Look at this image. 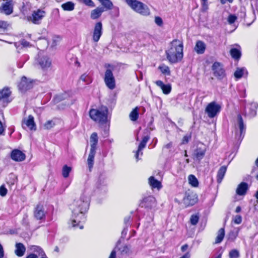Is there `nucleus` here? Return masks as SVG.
<instances>
[{
  "mask_svg": "<svg viewBox=\"0 0 258 258\" xmlns=\"http://www.w3.org/2000/svg\"><path fill=\"white\" fill-rule=\"evenodd\" d=\"M89 205L90 198L84 193L79 199L75 201L71 205L72 215L70 224L72 227H79L80 229L83 228V226L80 223L86 220L85 215L89 209Z\"/></svg>",
  "mask_w": 258,
  "mask_h": 258,
  "instance_id": "nucleus-1",
  "label": "nucleus"
},
{
  "mask_svg": "<svg viewBox=\"0 0 258 258\" xmlns=\"http://www.w3.org/2000/svg\"><path fill=\"white\" fill-rule=\"evenodd\" d=\"M183 42L178 39L173 40L165 51L167 60L171 63L181 61L183 56Z\"/></svg>",
  "mask_w": 258,
  "mask_h": 258,
  "instance_id": "nucleus-2",
  "label": "nucleus"
},
{
  "mask_svg": "<svg viewBox=\"0 0 258 258\" xmlns=\"http://www.w3.org/2000/svg\"><path fill=\"white\" fill-rule=\"evenodd\" d=\"M108 109L106 107H102L99 109H92L90 110V117L95 121L99 123H105L107 119Z\"/></svg>",
  "mask_w": 258,
  "mask_h": 258,
  "instance_id": "nucleus-3",
  "label": "nucleus"
},
{
  "mask_svg": "<svg viewBox=\"0 0 258 258\" xmlns=\"http://www.w3.org/2000/svg\"><path fill=\"white\" fill-rule=\"evenodd\" d=\"M127 5L136 12L145 16L150 14L148 7L138 0H125Z\"/></svg>",
  "mask_w": 258,
  "mask_h": 258,
  "instance_id": "nucleus-4",
  "label": "nucleus"
},
{
  "mask_svg": "<svg viewBox=\"0 0 258 258\" xmlns=\"http://www.w3.org/2000/svg\"><path fill=\"white\" fill-rule=\"evenodd\" d=\"M104 81L106 86L110 90L115 88V80L113 76L112 70L107 69L104 74Z\"/></svg>",
  "mask_w": 258,
  "mask_h": 258,
  "instance_id": "nucleus-5",
  "label": "nucleus"
},
{
  "mask_svg": "<svg viewBox=\"0 0 258 258\" xmlns=\"http://www.w3.org/2000/svg\"><path fill=\"white\" fill-rule=\"evenodd\" d=\"M213 74L219 80H222L226 76L225 70L222 64L218 62H215L212 67Z\"/></svg>",
  "mask_w": 258,
  "mask_h": 258,
  "instance_id": "nucleus-6",
  "label": "nucleus"
},
{
  "mask_svg": "<svg viewBox=\"0 0 258 258\" xmlns=\"http://www.w3.org/2000/svg\"><path fill=\"white\" fill-rule=\"evenodd\" d=\"M36 63L42 70L46 71L50 68L51 60L47 56L39 55Z\"/></svg>",
  "mask_w": 258,
  "mask_h": 258,
  "instance_id": "nucleus-7",
  "label": "nucleus"
},
{
  "mask_svg": "<svg viewBox=\"0 0 258 258\" xmlns=\"http://www.w3.org/2000/svg\"><path fill=\"white\" fill-rule=\"evenodd\" d=\"M221 106L215 102L209 103L206 108V112L210 118L215 117L220 111Z\"/></svg>",
  "mask_w": 258,
  "mask_h": 258,
  "instance_id": "nucleus-8",
  "label": "nucleus"
},
{
  "mask_svg": "<svg viewBox=\"0 0 258 258\" xmlns=\"http://www.w3.org/2000/svg\"><path fill=\"white\" fill-rule=\"evenodd\" d=\"M5 2L0 6V13L10 15L13 13L14 4L12 0H4Z\"/></svg>",
  "mask_w": 258,
  "mask_h": 258,
  "instance_id": "nucleus-9",
  "label": "nucleus"
},
{
  "mask_svg": "<svg viewBox=\"0 0 258 258\" xmlns=\"http://www.w3.org/2000/svg\"><path fill=\"white\" fill-rule=\"evenodd\" d=\"M30 250L34 253L29 254L26 258H48L41 247L33 245Z\"/></svg>",
  "mask_w": 258,
  "mask_h": 258,
  "instance_id": "nucleus-10",
  "label": "nucleus"
},
{
  "mask_svg": "<svg viewBox=\"0 0 258 258\" xmlns=\"http://www.w3.org/2000/svg\"><path fill=\"white\" fill-rule=\"evenodd\" d=\"M141 204L142 207L150 210L154 209L157 205L156 199L153 196L144 198Z\"/></svg>",
  "mask_w": 258,
  "mask_h": 258,
  "instance_id": "nucleus-11",
  "label": "nucleus"
},
{
  "mask_svg": "<svg viewBox=\"0 0 258 258\" xmlns=\"http://www.w3.org/2000/svg\"><path fill=\"white\" fill-rule=\"evenodd\" d=\"M102 34V24L101 22L96 23L93 33L92 39L94 42H97Z\"/></svg>",
  "mask_w": 258,
  "mask_h": 258,
  "instance_id": "nucleus-12",
  "label": "nucleus"
},
{
  "mask_svg": "<svg viewBox=\"0 0 258 258\" xmlns=\"http://www.w3.org/2000/svg\"><path fill=\"white\" fill-rule=\"evenodd\" d=\"M258 104L256 102H252L246 105L245 108V115H248L250 117L255 116L256 114V109Z\"/></svg>",
  "mask_w": 258,
  "mask_h": 258,
  "instance_id": "nucleus-13",
  "label": "nucleus"
},
{
  "mask_svg": "<svg viewBox=\"0 0 258 258\" xmlns=\"http://www.w3.org/2000/svg\"><path fill=\"white\" fill-rule=\"evenodd\" d=\"M32 87V82L25 77H23L18 85L19 89L22 92H25Z\"/></svg>",
  "mask_w": 258,
  "mask_h": 258,
  "instance_id": "nucleus-14",
  "label": "nucleus"
},
{
  "mask_svg": "<svg viewBox=\"0 0 258 258\" xmlns=\"http://www.w3.org/2000/svg\"><path fill=\"white\" fill-rule=\"evenodd\" d=\"M45 15V12L44 11L38 10L33 12L32 16L30 17V20L34 24H38L44 17Z\"/></svg>",
  "mask_w": 258,
  "mask_h": 258,
  "instance_id": "nucleus-15",
  "label": "nucleus"
},
{
  "mask_svg": "<svg viewBox=\"0 0 258 258\" xmlns=\"http://www.w3.org/2000/svg\"><path fill=\"white\" fill-rule=\"evenodd\" d=\"M34 215L37 220H42L45 217V212L43 206L41 205H37L34 211Z\"/></svg>",
  "mask_w": 258,
  "mask_h": 258,
  "instance_id": "nucleus-16",
  "label": "nucleus"
},
{
  "mask_svg": "<svg viewBox=\"0 0 258 258\" xmlns=\"http://www.w3.org/2000/svg\"><path fill=\"white\" fill-rule=\"evenodd\" d=\"M150 139L149 136H146L143 137L142 140L141 141V143H140L138 150L136 151V154H135V157L137 161H138L140 159L139 158V155H141V156L143 155L142 150L145 148V147L146 146V144L148 142V141Z\"/></svg>",
  "mask_w": 258,
  "mask_h": 258,
  "instance_id": "nucleus-17",
  "label": "nucleus"
},
{
  "mask_svg": "<svg viewBox=\"0 0 258 258\" xmlns=\"http://www.w3.org/2000/svg\"><path fill=\"white\" fill-rule=\"evenodd\" d=\"M24 125H26L31 131H36V126L34 122V117L30 115L27 118H25L23 120L22 126L24 128Z\"/></svg>",
  "mask_w": 258,
  "mask_h": 258,
  "instance_id": "nucleus-18",
  "label": "nucleus"
},
{
  "mask_svg": "<svg viewBox=\"0 0 258 258\" xmlns=\"http://www.w3.org/2000/svg\"><path fill=\"white\" fill-rule=\"evenodd\" d=\"M11 157L13 160L18 162L24 160L26 157L25 154L18 149L12 151Z\"/></svg>",
  "mask_w": 258,
  "mask_h": 258,
  "instance_id": "nucleus-19",
  "label": "nucleus"
},
{
  "mask_svg": "<svg viewBox=\"0 0 258 258\" xmlns=\"http://www.w3.org/2000/svg\"><path fill=\"white\" fill-rule=\"evenodd\" d=\"M206 48V44L202 41L198 40L196 42L194 49L198 54H202L205 52Z\"/></svg>",
  "mask_w": 258,
  "mask_h": 258,
  "instance_id": "nucleus-20",
  "label": "nucleus"
},
{
  "mask_svg": "<svg viewBox=\"0 0 258 258\" xmlns=\"http://www.w3.org/2000/svg\"><path fill=\"white\" fill-rule=\"evenodd\" d=\"M248 188V184L242 182L238 185L236 191V194L239 196H244L246 194Z\"/></svg>",
  "mask_w": 258,
  "mask_h": 258,
  "instance_id": "nucleus-21",
  "label": "nucleus"
},
{
  "mask_svg": "<svg viewBox=\"0 0 258 258\" xmlns=\"http://www.w3.org/2000/svg\"><path fill=\"white\" fill-rule=\"evenodd\" d=\"M155 84L162 89L164 94H168L171 92V86L170 84H164L163 82L160 80L156 81Z\"/></svg>",
  "mask_w": 258,
  "mask_h": 258,
  "instance_id": "nucleus-22",
  "label": "nucleus"
},
{
  "mask_svg": "<svg viewBox=\"0 0 258 258\" xmlns=\"http://www.w3.org/2000/svg\"><path fill=\"white\" fill-rule=\"evenodd\" d=\"M105 10L103 8L98 7L91 11L90 17L93 20L99 18Z\"/></svg>",
  "mask_w": 258,
  "mask_h": 258,
  "instance_id": "nucleus-23",
  "label": "nucleus"
},
{
  "mask_svg": "<svg viewBox=\"0 0 258 258\" xmlns=\"http://www.w3.org/2000/svg\"><path fill=\"white\" fill-rule=\"evenodd\" d=\"M11 91L8 88H5L0 91V101L8 103Z\"/></svg>",
  "mask_w": 258,
  "mask_h": 258,
  "instance_id": "nucleus-24",
  "label": "nucleus"
},
{
  "mask_svg": "<svg viewBox=\"0 0 258 258\" xmlns=\"http://www.w3.org/2000/svg\"><path fill=\"white\" fill-rule=\"evenodd\" d=\"M26 248L22 243H18L16 244L15 253L18 256H23L25 252Z\"/></svg>",
  "mask_w": 258,
  "mask_h": 258,
  "instance_id": "nucleus-25",
  "label": "nucleus"
},
{
  "mask_svg": "<svg viewBox=\"0 0 258 258\" xmlns=\"http://www.w3.org/2000/svg\"><path fill=\"white\" fill-rule=\"evenodd\" d=\"M149 183L153 188L160 189L162 187L161 183L156 179L154 176H151L149 178Z\"/></svg>",
  "mask_w": 258,
  "mask_h": 258,
  "instance_id": "nucleus-26",
  "label": "nucleus"
},
{
  "mask_svg": "<svg viewBox=\"0 0 258 258\" xmlns=\"http://www.w3.org/2000/svg\"><path fill=\"white\" fill-rule=\"evenodd\" d=\"M237 126L239 130V138L241 137L243 133L245 132V126L243 121V119L240 114L237 116Z\"/></svg>",
  "mask_w": 258,
  "mask_h": 258,
  "instance_id": "nucleus-27",
  "label": "nucleus"
},
{
  "mask_svg": "<svg viewBox=\"0 0 258 258\" xmlns=\"http://www.w3.org/2000/svg\"><path fill=\"white\" fill-rule=\"evenodd\" d=\"M96 154V151L90 150V153L87 159V164L89 169V171H91L94 164V159L95 155Z\"/></svg>",
  "mask_w": 258,
  "mask_h": 258,
  "instance_id": "nucleus-28",
  "label": "nucleus"
},
{
  "mask_svg": "<svg viewBox=\"0 0 258 258\" xmlns=\"http://www.w3.org/2000/svg\"><path fill=\"white\" fill-rule=\"evenodd\" d=\"M91 148L90 150L96 151L98 143V136L96 133H93L90 137Z\"/></svg>",
  "mask_w": 258,
  "mask_h": 258,
  "instance_id": "nucleus-29",
  "label": "nucleus"
},
{
  "mask_svg": "<svg viewBox=\"0 0 258 258\" xmlns=\"http://www.w3.org/2000/svg\"><path fill=\"white\" fill-rule=\"evenodd\" d=\"M226 170H227V167L225 166H223L221 167L220 168V169H219L218 173H217V182L218 183H220L221 182L223 178L224 177Z\"/></svg>",
  "mask_w": 258,
  "mask_h": 258,
  "instance_id": "nucleus-30",
  "label": "nucleus"
},
{
  "mask_svg": "<svg viewBox=\"0 0 258 258\" xmlns=\"http://www.w3.org/2000/svg\"><path fill=\"white\" fill-rule=\"evenodd\" d=\"M206 150L205 149L198 148L194 153V156L196 159L199 161L202 159L205 155Z\"/></svg>",
  "mask_w": 258,
  "mask_h": 258,
  "instance_id": "nucleus-31",
  "label": "nucleus"
},
{
  "mask_svg": "<svg viewBox=\"0 0 258 258\" xmlns=\"http://www.w3.org/2000/svg\"><path fill=\"white\" fill-rule=\"evenodd\" d=\"M99 3L103 6L105 10H110L112 9L113 5L110 0H98Z\"/></svg>",
  "mask_w": 258,
  "mask_h": 258,
  "instance_id": "nucleus-32",
  "label": "nucleus"
},
{
  "mask_svg": "<svg viewBox=\"0 0 258 258\" xmlns=\"http://www.w3.org/2000/svg\"><path fill=\"white\" fill-rule=\"evenodd\" d=\"M225 236V230L224 228H220L217 232V235L215 239V243H220L223 240Z\"/></svg>",
  "mask_w": 258,
  "mask_h": 258,
  "instance_id": "nucleus-33",
  "label": "nucleus"
},
{
  "mask_svg": "<svg viewBox=\"0 0 258 258\" xmlns=\"http://www.w3.org/2000/svg\"><path fill=\"white\" fill-rule=\"evenodd\" d=\"M230 53L232 57L236 60H238L241 55L240 50L235 48H231L230 51Z\"/></svg>",
  "mask_w": 258,
  "mask_h": 258,
  "instance_id": "nucleus-34",
  "label": "nucleus"
},
{
  "mask_svg": "<svg viewBox=\"0 0 258 258\" xmlns=\"http://www.w3.org/2000/svg\"><path fill=\"white\" fill-rule=\"evenodd\" d=\"M64 11H72L75 9V4L72 2H68L61 6Z\"/></svg>",
  "mask_w": 258,
  "mask_h": 258,
  "instance_id": "nucleus-35",
  "label": "nucleus"
},
{
  "mask_svg": "<svg viewBox=\"0 0 258 258\" xmlns=\"http://www.w3.org/2000/svg\"><path fill=\"white\" fill-rule=\"evenodd\" d=\"M188 180L189 184L193 187H197L199 185V181L196 177L190 174L188 177Z\"/></svg>",
  "mask_w": 258,
  "mask_h": 258,
  "instance_id": "nucleus-36",
  "label": "nucleus"
},
{
  "mask_svg": "<svg viewBox=\"0 0 258 258\" xmlns=\"http://www.w3.org/2000/svg\"><path fill=\"white\" fill-rule=\"evenodd\" d=\"M245 73L247 74V71L244 68H237L234 73V77L237 79H240Z\"/></svg>",
  "mask_w": 258,
  "mask_h": 258,
  "instance_id": "nucleus-37",
  "label": "nucleus"
},
{
  "mask_svg": "<svg viewBox=\"0 0 258 258\" xmlns=\"http://www.w3.org/2000/svg\"><path fill=\"white\" fill-rule=\"evenodd\" d=\"M130 118L132 121H136L139 117V111L138 108L136 107L130 113Z\"/></svg>",
  "mask_w": 258,
  "mask_h": 258,
  "instance_id": "nucleus-38",
  "label": "nucleus"
},
{
  "mask_svg": "<svg viewBox=\"0 0 258 258\" xmlns=\"http://www.w3.org/2000/svg\"><path fill=\"white\" fill-rule=\"evenodd\" d=\"M158 69L161 71L162 74L166 75H170V71L169 68L165 65L162 64L158 67Z\"/></svg>",
  "mask_w": 258,
  "mask_h": 258,
  "instance_id": "nucleus-39",
  "label": "nucleus"
},
{
  "mask_svg": "<svg viewBox=\"0 0 258 258\" xmlns=\"http://www.w3.org/2000/svg\"><path fill=\"white\" fill-rule=\"evenodd\" d=\"M55 125V122L53 120H47L43 125L44 128L45 130H50Z\"/></svg>",
  "mask_w": 258,
  "mask_h": 258,
  "instance_id": "nucleus-40",
  "label": "nucleus"
},
{
  "mask_svg": "<svg viewBox=\"0 0 258 258\" xmlns=\"http://www.w3.org/2000/svg\"><path fill=\"white\" fill-rule=\"evenodd\" d=\"M72 169L67 165H64L62 168V174L64 178H67L71 171Z\"/></svg>",
  "mask_w": 258,
  "mask_h": 258,
  "instance_id": "nucleus-41",
  "label": "nucleus"
},
{
  "mask_svg": "<svg viewBox=\"0 0 258 258\" xmlns=\"http://www.w3.org/2000/svg\"><path fill=\"white\" fill-rule=\"evenodd\" d=\"M80 80L85 82L87 84H89L92 82V80L87 74L85 73L80 77Z\"/></svg>",
  "mask_w": 258,
  "mask_h": 258,
  "instance_id": "nucleus-42",
  "label": "nucleus"
},
{
  "mask_svg": "<svg viewBox=\"0 0 258 258\" xmlns=\"http://www.w3.org/2000/svg\"><path fill=\"white\" fill-rule=\"evenodd\" d=\"M68 97V94L64 93L63 94H59L56 96L55 97V101H60L62 100L66 99Z\"/></svg>",
  "mask_w": 258,
  "mask_h": 258,
  "instance_id": "nucleus-43",
  "label": "nucleus"
},
{
  "mask_svg": "<svg viewBox=\"0 0 258 258\" xmlns=\"http://www.w3.org/2000/svg\"><path fill=\"white\" fill-rule=\"evenodd\" d=\"M199 217L197 215H191L190 218V221L192 225H196L199 221Z\"/></svg>",
  "mask_w": 258,
  "mask_h": 258,
  "instance_id": "nucleus-44",
  "label": "nucleus"
},
{
  "mask_svg": "<svg viewBox=\"0 0 258 258\" xmlns=\"http://www.w3.org/2000/svg\"><path fill=\"white\" fill-rule=\"evenodd\" d=\"M80 2L84 3L85 5L90 7H94L95 6L94 3L92 0H79Z\"/></svg>",
  "mask_w": 258,
  "mask_h": 258,
  "instance_id": "nucleus-45",
  "label": "nucleus"
},
{
  "mask_svg": "<svg viewBox=\"0 0 258 258\" xmlns=\"http://www.w3.org/2000/svg\"><path fill=\"white\" fill-rule=\"evenodd\" d=\"M229 255L230 258H237L239 256V252L236 249L230 251Z\"/></svg>",
  "mask_w": 258,
  "mask_h": 258,
  "instance_id": "nucleus-46",
  "label": "nucleus"
},
{
  "mask_svg": "<svg viewBox=\"0 0 258 258\" xmlns=\"http://www.w3.org/2000/svg\"><path fill=\"white\" fill-rule=\"evenodd\" d=\"M237 19V17L234 15H230L228 17L227 21L230 24H233Z\"/></svg>",
  "mask_w": 258,
  "mask_h": 258,
  "instance_id": "nucleus-47",
  "label": "nucleus"
},
{
  "mask_svg": "<svg viewBox=\"0 0 258 258\" xmlns=\"http://www.w3.org/2000/svg\"><path fill=\"white\" fill-rule=\"evenodd\" d=\"M7 189L4 185H2L0 187V195L2 197L5 196L7 194Z\"/></svg>",
  "mask_w": 258,
  "mask_h": 258,
  "instance_id": "nucleus-48",
  "label": "nucleus"
},
{
  "mask_svg": "<svg viewBox=\"0 0 258 258\" xmlns=\"http://www.w3.org/2000/svg\"><path fill=\"white\" fill-rule=\"evenodd\" d=\"M189 200H190V196H189V195H187L183 198L184 202L186 204L192 205L196 203V201L194 200H192V201H190V202H189V203H187L186 201Z\"/></svg>",
  "mask_w": 258,
  "mask_h": 258,
  "instance_id": "nucleus-49",
  "label": "nucleus"
},
{
  "mask_svg": "<svg viewBox=\"0 0 258 258\" xmlns=\"http://www.w3.org/2000/svg\"><path fill=\"white\" fill-rule=\"evenodd\" d=\"M208 9V4L207 1H203L202 6V11L203 12H206Z\"/></svg>",
  "mask_w": 258,
  "mask_h": 258,
  "instance_id": "nucleus-50",
  "label": "nucleus"
},
{
  "mask_svg": "<svg viewBox=\"0 0 258 258\" xmlns=\"http://www.w3.org/2000/svg\"><path fill=\"white\" fill-rule=\"evenodd\" d=\"M20 42V44L24 47H30L31 46L30 43L29 42L27 41L26 40H25L24 39L21 40Z\"/></svg>",
  "mask_w": 258,
  "mask_h": 258,
  "instance_id": "nucleus-51",
  "label": "nucleus"
},
{
  "mask_svg": "<svg viewBox=\"0 0 258 258\" xmlns=\"http://www.w3.org/2000/svg\"><path fill=\"white\" fill-rule=\"evenodd\" d=\"M233 221L235 224H239L242 221V218L240 215H236L234 217Z\"/></svg>",
  "mask_w": 258,
  "mask_h": 258,
  "instance_id": "nucleus-52",
  "label": "nucleus"
},
{
  "mask_svg": "<svg viewBox=\"0 0 258 258\" xmlns=\"http://www.w3.org/2000/svg\"><path fill=\"white\" fill-rule=\"evenodd\" d=\"M155 23L159 26H161L163 24V21L162 19L159 17H156L155 18Z\"/></svg>",
  "mask_w": 258,
  "mask_h": 258,
  "instance_id": "nucleus-53",
  "label": "nucleus"
},
{
  "mask_svg": "<svg viewBox=\"0 0 258 258\" xmlns=\"http://www.w3.org/2000/svg\"><path fill=\"white\" fill-rule=\"evenodd\" d=\"M8 26L7 23L4 21H0V28L6 29Z\"/></svg>",
  "mask_w": 258,
  "mask_h": 258,
  "instance_id": "nucleus-54",
  "label": "nucleus"
},
{
  "mask_svg": "<svg viewBox=\"0 0 258 258\" xmlns=\"http://www.w3.org/2000/svg\"><path fill=\"white\" fill-rule=\"evenodd\" d=\"M4 256V251L1 244H0V258H3Z\"/></svg>",
  "mask_w": 258,
  "mask_h": 258,
  "instance_id": "nucleus-55",
  "label": "nucleus"
},
{
  "mask_svg": "<svg viewBox=\"0 0 258 258\" xmlns=\"http://www.w3.org/2000/svg\"><path fill=\"white\" fill-rule=\"evenodd\" d=\"M173 144L172 142H170L164 146V148L166 149H171L172 147Z\"/></svg>",
  "mask_w": 258,
  "mask_h": 258,
  "instance_id": "nucleus-56",
  "label": "nucleus"
},
{
  "mask_svg": "<svg viewBox=\"0 0 258 258\" xmlns=\"http://www.w3.org/2000/svg\"><path fill=\"white\" fill-rule=\"evenodd\" d=\"M116 252L115 250H112L110 254L109 258H115Z\"/></svg>",
  "mask_w": 258,
  "mask_h": 258,
  "instance_id": "nucleus-57",
  "label": "nucleus"
},
{
  "mask_svg": "<svg viewBox=\"0 0 258 258\" xmlns=\"http://www.w3.org/2000/svg\"><path fill=\"white\" fill-rule=\"evenodd\" d=\"M188 248V245L187 244H184L183 246H181V249L182 251H185L186 250V249Z\"/></svg>",
  "mask_w": 258,
  "mask_h": 258,
  "instance_id": "nucleus-58",
  "label": "nucleus"
},
{
  "mask_svg": "<svg viewBox=\"0 0 258 258\" xmlns=\"http://www.w3.org/2000/svg\"><path fill=\"white\" fill-rule=\"evenodd\" d=\"M189 137L187 136H184L183 139V143H186L188 142Z\"/></svg>",
  "mask_w": 258,
  "mask_h": 258,
  "instance_id": "nucleus-59",
  "label": "nucleus"
},
{
  "mask_svg": "<svg viewBox=\"0 0 258 258\" xmlns=\"http://www.w3.org/2000/svg\"><path fill=\"white\" fill-rule=\"evenodd\" d=\"M220 1L222 4H225L226 3V2H229L230 3H231L233 2V0H220Z\"/></svg>",
  "mask_w": 258,
  "mask_h": 258,
  "instance_id": "nucleus-60",
  "label": "nucleus"
},
{
  "mask_svg": "<svg viewBox=\"0 0 258 258\" xmlns=\"http://www.w3.org/2000/svg\"><path fill=\"white\" fill-rule=\"evenodd\" d=\"M4 131V128L3 126L2 123L0 121V134H2Z\"/></svg>",
  "mask_w": 258,
  "mask_h": 258,
  "instance_id": "nucleus-61",
  "label": "nucleus"
},
{
  "mask_svg": "<svg viewBox=\"0 0 258 258\" xmlns=\"http://www.w3.org/2000/svg\"><path fill=\"white\" fill-rule=\"evenodd\" d=\"M130 216H127V217H125L124 219V223L125 224H126L127 222H128V221H130Z\"/></svg>",
  "mask_w": 258,
  "mask_h": 258,
  "instance_id": "nucleus-62",
  "label": "nucleus"
},
{
  "mask_svg": "<svg viewBox=\"0 0 258 258\" xmlns=\"http://www.w3.org/2000/svg\"><path fill=\"white\" fill-rule=\"evenodd\" d=\"M240 211H241L240 207H239V206L237 207L236 208V210H235V212L236 213H239V212H240Z\"/></svg>",
  "mask_w": 258,
  "mask_h": 258,
  "instance_id": "nucleus-63",
  "label": "nucleus"
},
{
  "mask_svg": "<svg viewBox=\"0 0 258 258\" xmlns=\"http://www.w3.org/2000/svg\"><path fill=\"white\" fill-rule=\"evenodd\" d=\"M255 197L256 199L258 200V190L256 191V192L255 194Z\"/></svg>",
  "mask_w": 258,
  "mask_h": 258,
  "instance_id": "nucleus-64",
  "label": "nucleus"
}]
</instances>
